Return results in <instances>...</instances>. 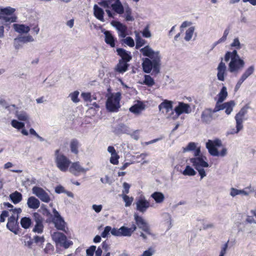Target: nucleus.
Segmentation results:
<instances>
[{
  "label": "nucleus",
  "mask_w": 256,
  "mask_h": 256,
  "mask_svg": "<svg viewBox=\"0 0 256 256\" xmlns=\"http://www.w3.org/2000/svg\"><path fill=\"white\" fill-rule=\"evenodd\" d=\"M13 28L15 31L20 34H26L30 30V28L28 26L24 24H14Z\"/></svg>",
  "instance_id": "nucleus-29"
},
{
  "label": "nucleus",
  "mask_w": 256,
  "mask_h": 256,
  "mask_svg": "<svg viewBox=\"0 0 256 256\" xmlns=\"http://www.w3.org/2000/svg\"><path fill=\"white\" fill-rule=\"evenodd\" d=\"M79 146V142L78 140L76 139L72 140L70 144V148L71 152L74 154H78V148Z\"/></svg>",
  "instance_id": "nucleus-39"
},
{
  "label": "nucleus",
  "mask_w": 256,
  "mask_h": 256,
  "mask_svg": "<svg viewBox=\"0 0 256 256\" xmlns=\"http://www.w3.org/2000/svg\"><path fill=\"white\" fill-rule=\"evenodd\" d=\"M228 241L227 242L224 244L222 248L219 256H224L226 254V250L228 247Z\"/></svg>",
  "instance_id": "nucleus-64"
},
{
  "label": "nucleus",
  "mask_w": 256,
  "mask_h": 256,
  "mask_svg": "<svg viewBox=\"0 0 256 256\" xmlns=\"http://www.w3.org/2000/svg\"><path fill=\"white\" fill-rule=\"evenodd\" d=\"M104 41L105 42L110 45L112 48H114L115 46V40L111 34V32L108 30H105L104 32Z\"/></svg>",
  "instance_id": "nucleus-26"
},
{
  "label": "nucleus",
  "mask_w": 256,
  "mask_h": 256,
  "mask_svg": "<svg viewBox=\"0 0 256 256\" xmlns=\"http://www.w3.org/2000/svg\"><path fill=\"white\" fill-rule=\"evenodd\" d=\"M235 106V102L234 100H230L229 102H226V106H225V112L229 115L231 114L233 110V108Z\"/></svg>",
  "instance_id": "nucleus-44"
},
{
  "label": "nucleus",
  "mask_w": 256,
  "mask_h": 256,
  "mask_svg": "<svg viewBox=\"0 0 256 256\" xmlns=\"http://www.w3.org/2000/svg\"><path fill=\"white\" fill-rule=\"evenodd\" d=\"M128 64L127 62L123 60H120L118 64L116 65V70L120 73H123L128 70Z\"/></svg>",
  "instance_id": "nucleus-31"
},
{
  "label": "nucleus",
  "mask_w": 256,
  "mask_h": 256,
  "mask_svg": "<svg viewBox=\"0 0 256 256\" xmlns=\"http://www.w3.org/2000/svg\"><path fill=\"white\" fill-rule=\"evenodd\" d=\"M22 210L20 208H14L12 210V216L8 218V222L6 224L7 228L12 232L17 234L18 224V214H20Z\"/></svg>",
  "instance_id": "nucleus-6"
},
{
  "label": "nucleus",
  "mask_w": 256,
  "mask_h": 256,
  "mask_svg": "<svg viewBox=\"0 0 256 256\" xmlns=\"http://www.w3.org/2000/svg\"><path fill=\"white\" fill-rule=\"evenodd\" d=\"M119 158L120 156L117 153L111 154L110 162L113 164H117L118 162Z\"/></svg>",
  "instance_id": "nucleus-57"
},
{
  "label": "nucleus",
  "mask_w": 256,
  "mask_h": 256,
  "mask_svg": "<svg viewBox=\"0 0 256 256\" xmlns=\"http://www.w3.org/2000/svg\"><path fill=\"white\" fill-rule=\"evenodd\" d=\"M217 78L220 81L224 82L225 80V76H226V66L222 62V58L217 67Z\"/></svg>",
  "instance_id": "nucleus-19"
},
{
  "label": "nucleus",
  "mask_w": 256,
  "mask_h": 256,
  "mask_svg": "<svg viewBox=\"0 0 256 256\" xmlns=\"http://www.w3.org/2000/svg\"><path fill=\"white\" fill-rule=\"evenodd\" d=\"M55 226L60 230H64L65 228V222L62 218L52 221Z\"/></svg>",
  "instance_id": "nucleus-40"
},
{
  "label": "nucleus",
  "mask_w": 256,
  "mask_h": 256,
  "mask_svg": "<svg viewBox=\"0 0 256 256\" xmlns=\"http://www.w3.org/2000/svg\"><path fill=\"white\" fill-rule=\"evenodd\" d=\"M122 42L130 47H133L134 46V40L130 36L126 37L122 40Z\"/></svg>",
  "instance_id": "nucleus-55"
},
{
  "label": "nucleus",
  "mask_w": 256,
  "mask_h": 256,
  "mask_svg": "<svg viewBox=\"0 0 256 256\" xmlns=\"http://www.w3.org/2000/svg\"><path fill=\"white\" fill-rule=\"evenodd\" d=\"M27 204L30 208L36 210L39 208L40 202L38 198L32 196L28 198Z\"/></svg>",
  "instance_id": "nucleus-24"
},
{
  "label": "nucleus",
  "mask_w": 256,
  "mask_h": 256,
  "mask_svg": "<svg viewBox=\"0 0 256 256\" xmlns=\"http://www.w3.org/2000/svg\"><path fill=\"white\" fill-rule=\"evenodd\" d=\"M211 140H208L206 143V148L209 153L212 156H219V152L218 149L212 145H210Z\"/></svg>",
  "instance_id": "nucleus-33"
},
{
  "label": "nucleus",
  "mask_w": 256,
  "mask_h": 256,
  "mask_svg": "<svg viewBox=\"0 0 256 256\" xmlns=\"http://www.w3.org/2000/svg\"><path fill=\"white\" fill-rule=\"evenodd\" d=\"M142 66L143 70L146 73H150L152 70H153V72L155 74H158L160 72V67L158 68V70H156L154 62L148 58H144L143 60Z\"/></svg>",
  "instance_id": "nucleus-12"
},
{
  "label": "nucleus",
  "mask_w": 256,
  "mask_h": 256,
  "mask_svg": "<svg viewBox=\"0 0 256 256\" xmlns=\"http://www.w3.org/2000/svg\"><path fill=\"white\" fill-rule=\"evenodd\" d=\"M17 40H18L22 44L34 41V38L30 35L18 37Z\"/></svg>",
  "instance_id": "nucleus-48"
},
{
  "label": "nucleus",
  "mask_w": 256,
  "mask_h": 256,
  "mask_svg": "<svg viewBox=\"0 0 256 256\" xmlns=\"http://www.w3.org/2000/svg\"><path fill=\"white\" fill-rule=\"evenodd\" d=\"M142 55L151 60L154 65L155 70H158V67H160L162 56L159 50L154 51L150 46H146L140 49Z\"/></svg>",
  "instance_id": "nucleus-1"
},
{
  "label": "nucleus",
  "mask_w": 256,
  "mask_h": 256,
  "mask_svg": "<svg viewBox=\"0 0 256 256\" xmlns=\"http://www.w3.org/2000/svg\"><path fill=\"white\" fill-rule=\"evenodd\" d=\"M111 25L118 31V36L124 38L127 35V26L120 22L113 20L110 22Z\"/></svg>",
  "instance_id": "nucleus-13"
},
{
  "label": "nucleus",
  "mask_w": 256,
  "mask_h": 256,
  "mask_svg": "<svg viewBox=\"0 0 256 256\" xmlns=\"http://www.w3.org/2000/svg\"><path fill=\"white\" fill-rule=\"evenodd\" d=\"M245 62L240 58L230 60L228 65V70L231 73L238 72L244 67Z\"/></svg>",
  "instance_id": "nucleus-8"
},
{
  "label": "nucleus",
  "mask_w": 256,
  "mask_h": 256,
  "mask_svg": "<svg viewBox=\"0 0 256 256\" xmlns=\"http://www.w3.org/2000/svg\"><path fill=\"white\" fill-rule=\"evenodd\" d=\"M194 30V26H190L186 30L184 36L185 40L188 42L192 38Z\"/></svg>",
  "instance_id": "nucleus-45"
},
{
  "label": "nucleus",
  "mask_w": 256,
  "mask_h": 256,
  "mask_svg": "<svg viewBox=\"0 0 256 256\" xmlns=\"http://www.w3.org/2000/svg\"><path fill=\"white\" fill-rule=\"evenodd\" d=\"M110 230L111 227L110 226H106L104 229V230L102 232L101 234V236L104 238L108 237L110 232Z\"/></svg>",
  "instance_id": "nucleus-61"
},
{
  "label": "nucleus",
  "mask_w": 256,
  "mask_h": 256,
  "mask_svg": "<svg viewBox=\"0 0 256 256\" xmlns=\"http://www.w3.org/2000/svg\"><path fill=\"white\" fill-rule=\"evenodd\" d=\"M20 224L23 228L27 229L32 224V220L30 218L24 217L20 220Z\"/></svg>",
  "instance_id": "nucleus-42"
},
{
  "label": "nucleus",
  "mask_w": 256,
  "mask_h": 256,
  "mask_svg": "<svg viewBox=\"0 0 256 256\" xmlns=\"http://www.w3.org/2000/svg\"><path fill=\"white\" fill-rule=\"evenodd\" d=\"M116 52L118 55L121 58L122 60L124 62H128L132 59V56H130V52L126 50H125L122 48H118L116 49Z\"/></svg>",
  "instance_id": "nucleus-23"
},
{
  "label": "nucleus",
  "mask_w": 256,
  "mask_h": 256,
  "mask_svg": "<svg viewBox=\"0 0 256 256\" xmlns=\"http://www.w3.org/2000/svg\"><path fill=\"white\" fill-rule=\"evenodd\" d=\"M136 48L138 49L141 46H142L143 45H144L145 40L142 38H141L136 36Z\"/></svg>",
  "instance_id": "nucleus-56"
},
{
  "label": "nucleus",
  "mask_w": 256,
  "mask_h": 256,
  "mask_svg": "<svg viewBox=\"0 0 256 256\" xmlns=\"http://www.w3.org/2000/svg\"><path fill=\"white\" fill-rule=\"evenodd\" d=\"M174 110L176 114V118H178L183 113L189 114L190 112V106L188 104L179 102L178 105L175 107Z\"/></svg>",
  "instance_id": "nucleus-18"
},
{
  "label": "nucleus",
  "mask_w": 256,
  "mask_h": 256,
  "mask_svg": "<svg viewBox=\"0 0 256 256\" xmlns=\"http://www.w3.org/2000/svg\"><path fill=\"white\" fill-rule=\"evenodd\" d=\"M88 170V168H84L79 162H72L69 168V171L75 176H78L80 173H85Z\"/></svg>",
  "instance_id": "nucleus-16"
},
{
  "label": "nucleus",
  "mask_w": 256,
  "mask_h": 256,
  "mask_svg": "<svg viewBox=\"0 0 256 256\" xmlns=\"http://www.w3.org/2000/svg\"><path fill=\"white\" fill-rule=\"evenodd\" d=\"M11 124L14 128L18 130L23 128L24 126V123L18 122L16 120H12Z\"/></svg>",
  "instance_id": "nucleus-50"
},
{
  "label": "nucleus",
  "mask_w": 256,
  "mask_h": 256,
  "mask_svg": "<svg viewBox=\"0 0 256 256\" xmlns=\"http://www.w3.org/2000/svg\"><path fill=\"white\" fill-rule=\"evenodd\" d=\"M122 197L125 202V206L128 207L132 204L134 200V198L132 197H130L126 194H122Z\"/></svg>",
  "instance_id": "nucleus-51"
},
{
  "label": "nucleus",
  "mask_w": 256,
  "mask_h": 256,
  "mask_svg": "<svg viewBox=\"0 0 256 256\" xmlns=\"http://www.w3.org/2000/svg\"><path fill=\"white\" fill-rule=\"evenodd\" d=\"M236 128H232L227 131L226 136L234 135L238 134L240 131L243 130L244 125L236 122Z\"/></svg>",
  "instance_id": "nucleus-36"
},
{
  "label": "nucleus",
  "mask_w": 256,
  "mask_h": 256,
  "mask_svg": "<svg viewBox=\"0 0 256 256\" xmlns=\"http://www.w3.org/2000/svg\"><path fill=\"white\" fill-rule=\"evenodd\" d=\"M54 162L56 167L62 172H66L70 167L71 162L63 154L56 150L54 152Z\"/></svg>",
  "instance_id": "nucleus-2"
},
{
  "label": "nucleus",
  "mask_w": 256,
  "mask_h": 256,
  "mask_svg": "<svg viewBox=\"0 0 256 256\" xmlns=\"http://www.w3.org/2000/svg\"><path fill=\"white\" fill-rule=\"evenodd\" d=\"M79 94V92L76 90L74 92H73L70 94L68 96L70 98L72 102L74 103H77L80 101V100L78 98Z\"/></svg>",
  "instance_id": "nucleus-52"
},
{
  "label": "nucleus",
  "mask_w": 256,
  "mask_h": 256,
  "mask_svg": "<svg viewBox=\"0 0 256 256\" xmlns=\"http://www.w3.org/2000/svg\"><path fill=\"white\" fill-rule=\"evenodd\" d=\"M34 218L36 224L32 231L38 234L42 233L44 228L42 217L38 212H34Z\"/></svg>",
  "instance_id": "nucleus-14"
},
{
  "label": "nucleus",
  "mask_w": 256,
  "mask_h": 256,
  "mask_svg": "<svg viewBox=\"0 0 256 256\" xmlns=\"http://www.w3.org/2000/svg\"><path fill=\"white\" fill-rule=\"evenodd\" d=\"M249 108L248 106L245 105L240 110L239 112L236 114L234 116L236 122L243 124L244 121L245 120L244 116L247 114Z\"/></svg>",
  "instance_id": "nucleus-21"
},
{
  "label": "nucleus",
  "mask_w": 256,
  "mask_h": 256,
  "mask_svg": "<svg viewBox=\"0 0 256 256\" xmlns=\"http://www.w3.org/2000/svg\"><path fill=\"white\" fill-rule=\"evenodd\" d=\"M143 36L146 38H150L151 37V33L150 31L149 30L148 26H146L144 30H143V32H142Z\"/></svg>",
  "instance_id": "nucleus-63"
},
{
  "label": "nucleus",
  "mask_w": 256,
  "mask_h": 256,
  "mask_svg": "<svg viewBox=\"0 0 256 256\" xmlns=\"http://www.w3.org/2000/svg\"><path fill=\"white\" fill-rule=\"evenodd\" d=\"M10 198L14 204H17L22 200V194L16 191L10 195Z\"/></svg>",
  "instance_id": "nucleus-35"
},
{
  "label": "nucleus",
  "mask_w": 256,
  "mask_h": 256,
  "mask_svg": "<svg viewBox=\"0 0 256 256\" xmlns=\"http://www.w3.org/2000/svg\"><path fill=\"white\" fill-rule=\"evenodd\" d=\"M94 14L95 17L100 21L104 22V11L96 4L94 6Z\"/></svg>",
  "instance_id": "nucleus-25"
},
{
  "label": "nucleus",
  "mask_w": 256,
  "mask_h": 256,
  "mask_svg": "<svg viewBox=\"0 0 256 256\" xmlns=\"http://www.w3.org/2000/svg\"><path fill=\"white\" fill-rule=\"evenodd\" d=\"M52 240L56 242V244H59L60 246L64 248H68L72 244V241L68 240L66 236L60 232H54L52 234Z\"/></svg>",
  "instance_id": "nucleus-7"
},
{
  "label": "nucleus",
  "mask_w": 256,
  "mask_h": 256,
  "mask_svg": "<svg viewBox=\"0 0 256 256\" xmlns=\"http://www.w3.org/2000/svg\"><path fill=\"white\" fill-rule=\"evenodd\" d=\"M238 194H244V196H248V192H246L244 190H238L233 188H231L230 195L234 197Z\"/></svg>",
  "instance_id": "nucleus-43"
},
{
  "label": "nucleus",
  "mask_w": 256,
  "mask_h": 256,
  "mask_svg": "<svg viewBox=\"0 0 256 256\" xmlns=\"http://www.w3.org/2000/svg\"><path fill=\"white\" fill-rule=\"evenodd\" d=\"M150 196L158 204L162 202L164 200V196L161 192H154L151 194Z\"/></svg>",
  "instance_id": "nucleus-34"
},
{
  "label": "nucleus",
  "mask_w": 256,
  "mask_h": 256,
  "mask_svg": "<svg viewBox=\"0 0 256 256\" xmlns=\"http://www.w3.org/2000/svg\"><path fill=\"white\" fill-rule=\"evenodd\" d=\"M163 108L166 109V112L172 110V101L165 100L158 106V109L160 111Z\"/></svg>",
  "instance_id": "nucleus-30"
},
{
  "label": "nucleus",
  "mask_w": 256,
  "mask_h": 256,
  "mask_svg": "<svg viewBox=\"0 0 256 256\" xmlns=\"http://www.w3.org/2000/svg\"><path fill=\"white\" fill-rule=\"evenodd\" d=\"M218 103H222L228 96L227 89L226 86H223L218 94Z\"/></svg>",
  "instance_id": "nucleus-37"
},
{
  "label": "nucleus",
  "mask_w": 256,
  "mask_h": 256,
  "mask_svg": "<svg viewBox=\"0 0 256 256\" xmlns=\"http://www.w3.org/2000/svg\"><path fill=\"white\" fill-rule=\"evenodd\" d=\"M16 116L18 119L20 121L26 122L27 124H30V116L24 111H16Z\"/></svg>",
  "instance_id": "nucleus-28"
},
{
  "label": "nucleus",
  "mask_w": 256,
  "mask_h": 256,
  "mask_svg": "<svg viewBox=\"0 0 256 256\" xmlns=\"http://www.w3.org/2000/svg\"><path fill=\"white\" fill-rule=\"evenodd\" d=\"M15 9L11 7L0 8V23L6 24L16 21V17L12 15Z\"/></svg>",
  "instance_id": "nucleus-4"
},
{
  "label": "nucleus",
  "mask_w": 256,
  "mask_h": 256,
  "mask_svg": "<svg viewBox=\"0 0 256 256\" xmlns=\"http://www.w3.org/2000/svg\"><path fill=\"white\" fill-rule=\"evenodd\" d=\"M182 174L184 176H192L196 174V171L190 166H187L183 171Z\"/></svg>",
  "instance_id": "nucleus-49"
},
{
  "label": "nucleus",
  "mask_w": 256,
  "mask_h": 256,
  "mask_svg": "<svg viewBox=\"0 0 256 256\" xmlns=\"http://www.w3.org/2000/svg\"><path fill=\"white\" fill-rule=\"evenodd\" d=\"M196 148V144L194 142H190L186 147L183 148V152H186L188 151H192L194 150Z\"/></svg>",
  "instance_id": "nucleus-54"
},
{
  "label": "nucleus",
  "mask_w": 256,
  "mask_h": 256,
  "mask_svg": "<svg viewBox=\"0 0 256 256\" xmlns=\"http://www.w3.org/2000/svg\"><path fill=\"white\" fill-rule=\"evenodd\" d=\"M201 122L206 124H210L214 119L212 115V110L206 108L204 110L201 114Z\"/></svg>",
  "instance_id": "nucleus-20"
},
{
  "label": "nucleus",
  "mask_w": 256,
  "mask_h": 256,
  "mask_svg": "<svg viewBox=\"0 0 256 256\" xmlns=\"http://www.w3.org/2000/svg\"><path fill=\"white\" fill-rule=\"evenodd\" d=\"M32 192L43 202L48 203L50 200L48 194L42 188L34 186L32 188Z\"/></svg>",
  "instance_id": "nucleus-11"
},
{
  "label": "nucleus",
  "mask_w": 256,
  "mask_h": 256,
  "mask_svg": "<svg viewBox=\"0 0 256 256\" xmlns=\"http://www.w3.org/2000/svg\"><path fill=\"white\" fill-rule=\"evenodd\" d=\"M205 160H206V158L203 156L195 157L190 159V162L198 171L200 176V179L203 178L206 176V172L204 168H208L209 166L208 164L205 161Z\"/></svg>",
  "instance_id": "nucleus-3"
},
{
  "label": "nucleus",
  "mask_w": 256,
  "mask_h": 256,
  "mask_svg": "<svg viewBox=\"0 0 256 256\" xmlns=\"http://www.w3.org/2000/svg\"><path fill=\"white\" fill-rule=\"evenodd\" d=\"M96 246H90L86 250V256H93L96 250Z\"/></svg>",
  "instance_id": "nucleus-60"
},
{
  "label": "nucleus",
  "mask_w": 256,
  "mask_h": 256,
  "mask_svg": "<svg viewBox=\"0 0 256 256\" xmlns=\"http://www.w3.org/2000/svg\"><path fill=\"white\" fill-rule=\"evenodd\" d=\"M134 218L136 223L139 228L141 229L148 235H153L148 224L142 216H138L136 214H134Z\"/></svg>",
  "instance_id": "nucleus-10"
},
{
  "label": "nucleus",
  "mask_w": 256,
  "mask_h": 256,
  "mask_svg": "<svg viewBox=\"0 0 256 256\" xmlns=\"http://www.w3.org/2000/svg\"><path fill=\"white\" fill-rule=\"evenodd\" d=\"M121 94L120 92L112 94L106 102L107 110L110 112H116L120 108V101Z\"/></svg>",
  "instance_id": "nucleus-5"
},
{
  "label": "nucleus",
  "mask_w": 256,
  "mask_h": 256,
  "mask_svg": "<svg viewBox=\"0 0 256 256\" xmlns=\"http://www.w3.org/2000/svg\"><path fill=\"white\" fill-rule=\"evenodd\" d=\"M123 190L122 194H126L129 193V190L130 187V184L126 182H124L122 184Z\"/></svg>",
  "instance_id": "nucleus-59"
},
{
  "label": "nucleus",
  "mask_w": 256,
  "mask_h": 256,
  "mask_svg": "<svg viewBox=\"0 0 256 256\" xmlns=\"http://www.w3.org/2000/svg\"><path fill=\"white\" fill-rule=\"evenodd\" d=\"M136 229L134 224H132L130 228L122 226L120 228V236H130L132 232Z\"/></svg>",
  "instance_id": "nucleus-22"
},
{
  "label": "nucleus",
  "mask_w": 256,
  "mask_h": 256,
  "mask_svg": "<svg viewBox=\"0 0 256 256\" xmlns=\"http://www.w3.org/2000/svg\"><path fill=\"white\" fill-rule=\"evenodd\" d=\"M116 1L117 0H101L98 4L106 9V12L109 18H114V14L110 9Z\"/></svg>",
  "instance_id": "nucleus-17"
},
{
  "label": "nucleus",
  "mask_w": 256,
  "mask_h": 256,
  "mask_svg": "<svg viewBox=\"0 0 256 256\" xmlns=\"http://www.w3.org/2000/svg\"><path fill=\"white\" fill-rule=\"evenodd\" d=\"M240 58L236 50H234L232 52H227L224 55V60L228 62L230 59Z\"/></svg>",
  "instance_id": "nucleus-32"
},
{
  "label": "nucleus",
  "mask_w": 256,
  "mask_h": 256,
  "mask_svg": "<svg viewBox=\"0 0 256 256\" xmlns=\"http://www.w3.org/2000/svg\"><path fill=\"white\" fill-rule=\"evenodd\" d=\"M143 84L148 86H152L154 84V80L150 75H145Z\"/></svg>",
  "instance_id": "nucleus-46"
},
{
  "label": "nucleus",
  "mask_w": 256,
  "mask_h": 256,
  "mask_svg": "<svg viewBox=\"0 0 256 256\" xmlns=\"http://www.w3.org/2000/svg\"><path fill=\"white\" fill-rule=\"evenodd\" d=\"M132 9L128 6H125L124 17L126 21L134 20V17L132 16Z\"/></svg>",
  "instance_id": "nucleus-38"
},
{
  "label": "nucleus",
  "mask_w": 256,
  "mask_h": 256,
  "mask_svg": "<svg viewBox=\"0 0 256 256\" xmlns=\"http://www.w3.org/2000/svg\"><path fill=\"white\" fill-rule=\"evenodd\" d=\"M116 130L120 133L128 134L130 132L129 128L123 124H119L117 126Z\"/></svg>",
  "instance_id": "nucleus-47"
},
{
  "label": "nucleus",
  "mask_w": 256,
  "mask_h": 256,
  "mask_svg": "<svg viewBox=\"0 0 256 256\" xmlns=\"http://www.w3.org/2000/svg\"><path fill=\"white\" fill-rule=\"evenodd\" d=\"M81 96L84 101L91 102L92 101V96L89 92H82Z\"/></svg>",
  "instance_id": "nucleus-58"
},
{
  "label": "nucleus",
  "mask_w": 256,
  "mask_h": 256,
  "mask_svg": "<svg viewBox=\"0 0 256 256\" xmlns=\"http://www.w3.org/2000/svg\"><path fill=\"white\" fill-rule=\"evenodd\" d=\"M144 109L142 104H136L130 108V111L132 113L138 114Z\"/></svg>",
  "instance_id": "nucleus-41"
},
{
  "label": "nucleus",
  "mask_w": 256,
  "mask_h": 256,
  "mask_svg": "<svg viewBox=\"0 0 256 256\" xmlns=\"http://www.w3.org/2000/svg\"><path fill=\"white\" fill-rule=\"evenodd\" d=\"M242 44H240L239 38L238 37L235 38L233 42L230 44V46L234 48L237 50H239L242 48Z\"/></svg>",
  "instance_id": "nucleus-53"
},
{
  "label": "nucleus",
  "mask_w": 256,
  "mask_h": 256,
  "mask_svg": "<svg viewBox=\"0 0 256 256\" xmlns=\"http://www.w3.org/2000/svg\"><path fill=\"white\" fill-rule=\"evenodd\" d=\"M136 209L142 213L145 212L150 206V202L144 198L140 197L136 202Z\"/></svg>",
  "instance_id": "nucleus-15"
},
{
  "label": "nucleus",
  "mask_w": 256,
  "mask_h": 256,
  "mask_svg": "<svg viewBox=\"0 0 256 256\" xmlns=\"http://www.w3.org/2000/svg\"><path fill=\"white\" fill-rule=\"evenodd\" d=\"M255 70V68L254 65H252L248 67L241 75L240 77L238 80L235 88L234 91L237 92L240 88L242 84L250 76L253 74Z\"/></svg>",
  "instance_id": "nucleus-9"
},
{
  "label": "nucleus",
  "mask_w": 256,
  "mask_h": 256,
  "mask_svg": "<svg viewBox=\"0 0 256 256\" xmlns=\"http://www.w3.org/2000/svg\"><path fill=\"white\" fill-rule=\"evenodd\" d=\"M162 216L166 219V222L168 224L169 228L171 227L172 218L170 214L167 212H165L162 214Z\"/></svg>",
  "instance_id": "nucleus-62"
},
{
  "label": "nucleus",
  "mask_w": 256,
  "mask_h": 256,
  "mask_svg": "<svg viewBox=\"0 0 256 256\" xmlns=\"http://www.w3.org/2000/svg\"><path fill=\"white\" fill-rule=\"evenodd\" d=\"M126 6H124L120 0H117L116 3L111 7L112 10L116 14H122L124 13V8Z\"/></svg>",
  "instance_id": "nucleus-27"
}]
</instances>
